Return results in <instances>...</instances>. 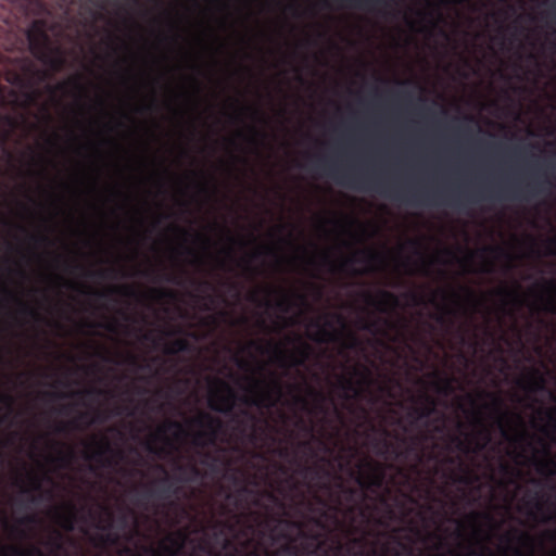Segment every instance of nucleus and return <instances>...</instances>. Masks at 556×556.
I'll use <instances>...</instances> for the list:
<instances>
[{"mask_svg":"<svg viewBox=\"0 0 556 556\" xmlns=\"http://www.w3.org/2000/svg\"><path fill=\"white\" fill-rule=\"evenodd\" d=\"M318 166L323 167L327 176L340 186L358 191H375L384 198L410 205L432 204L439 202V200L440 202L447 203V199L451 200L450 204L458 205L460 204L462 197L466 198L469 202L489 199H529L547 193L554 186L548 178L540 179L539 177H533L523 187L517 184H508L498 186L496 189L490 187L479 188L470 194L447 193L441 190L429 192L426 190H405L391 186L377 176L344 172L337 165L326 162L319 163Z\"/></svg>","mask_w":556,"mask_h":556,"instance_id":"f257e3e1","label":"nucleus"},{"mask_svg":"<svg viewBox=\"0 0 556 556\" xmlns=\"http://www.w3.org/2000/svg\"><path fill=\"white\" fill-rule=\"evenodd\" d=\"M387 477L386 466L379 462L366 460L361 463L359 471L354 475V480L359 489L339 483L341 494L349 502L348 515L358 514L364 521L369 522L374 507L366 504L367 492L378 493L384 485Z\"/></svg>","mask_w":556,"mask_h":556,"instance_id":"f03ea898","label":"nucleus"},{"mask_svg":"<svg viewBox=\"0 0 556 556\" xmlns=\"http://www.w3.org/2000/svg\"><path fill=\"white\" fill-rule=\"evenodd\" d=\"M27 39L31 54L54 72L61 71L65 65V58L60 49L53 52L50 49V39L40 21H35L27 31Z\"/></svg>","mask_w":556,"mask_h":556,"instance_id":"7ed1b4c3","label":"nucleus"},{"mask_svg":"<svg viewBox=\"0 0 556 556\" xmlns=\"http://www.w3.org/2000/svg\"><path fill=\"white\" fill-rule=\"evenodd\" d=\"M291 341H293V339L288 337L287 342L290 343ZM294 341L298 342V346L293 352L286 351L280 343L274 341H268L267 344L264 345L258 341L252 340L249 342V346L262 354L271 352L278 364L282 367L303 366L312 353V348L299 336L294 338Z\"/></svg>","mask_w":556,"mask_h":556,"instance_id":"20e7f679","label":"nucleus"},{"mask_svg":"<svg viewBox=\"0 0 556 556\" xmlns=\"http://www.w3.org/2000/svg\"><path fill=\"white\" fill-rule=\"evenodd\" d=\"M314 500H315L316 504L320 506V508L316 509L314 507L313 503H311V502L307 503V507L312 513H317V511L319 513V518L314 519L315 525L318 527L325 528L323 525V519L330 518L329 511L333 513V516H331V517L333 518V520L336 522L339 521L337 514L342 513L345 517H348L350 519L351 526L354 528V530H357V527L354 526L357 517L361 519V523L364 526H367L371 522L376 523L377 526L386 525V522L383 521L382 518L374 517L372 514H371L369 522L364 521V519L358 514H355L353 516L348 515L346 507L349 505V502L344 498V496L342 494L338 495L336 497L334 505H330L326 500H324L321 496H319L317 494L314 495Z\"/></svg>","mask_w":556,"mask_h":556,"instance_id":"39448f33","label":"nucleus"},{"mask_svg":"<svg viewBox=\"0 0 556 556\" xmlns=\"http://www.w3.org/2000/svg\"><path fill=\"white\" fill-rule=\"evenodd\" d=\"M190 425L199 428L193 434L192 443L201 448L215 445L223 428L222 420L206 412L198 413L190 420Z\"/></svg>","mask_w":556,"mask_h":556,"instance_id":"423d86ee","label":"nucleus"},{"mask_svg":"<svg viewBox=\"0 0 556 556\" xmlns=\"http://www.w3.org/2000/svg\"><path fill=\"white\" fill-rule=\"evenodd\" d=\"M384 438L375 440V447H377V454L383 457H387L389 454H392L394 458H408L409 456H414L415 464L413 465V470L417 471L418 465L422 460V453L419 450L420 439L418 437L410 438L409 443L405 447L404 451H400L394 444L387 439L389 437V431L383 429Z\"/></svg>","mask_w":556,"mask_h":556,"instance_id":"0eeeda50","label":"nucleus"},{"mask_svg":"<svg viewBox=\"0 0 556 556\" xmlns=\"http://www.w3.org/2000/svg\"><path fill=\"white\" fill-rule=\"evenodd\" d=\"M160 469L165 476L156 482L157 488L149 489L146 494L149 497L166 502L169 508H177L179 504L175 498L181 494V486L176 484V479L170 477L164 467L160 466ZM177 481H182V479L179 478Z\"/></svg>","mask_w":556,"mask_h":556,"instance_id":"6e6552de","label":"nucleus"},{"mask_svg":"<svg viewBox=\"0 0 556 556\" xmlns=\"http://www.w3.org/2000/svg\"><path fill=\"white\" fill-rule=\"evenodd\" d=\"M222 391H214L208 399V406L212 410L224 415H231L237 401L235 390L225 381H217Z\"/></svg>","mask_w":556,"mask_h":556,"instance_id":"1a4fd4ad","label":"nucleus"},{"mask_svg":"<svg viewBox=\"0 0 556 556\" xmlns=\"http://www.w3.org/2000/svg\"><path fill=\"white\" fill-rule=\"evenodd\" d=\"M485 395L491 397L490 407H491L492 412L496 415V421L501 429L502 437L505 440H509V441H514V442L526 441L528 438V433L525 430H522L518 435H516L514 438L510 437L509 431L507 430V428L505 426V422H506L507 418L509 417V414H508V412H506L504 409L503 400L500 396L492 394V393H485Z\"/></svg>","mask_w":556,"mask_h":556,"instance_id":"9d476101","label":"nucleus"},{"mask_svg":"<svg viewBox=\"0 0 556 556\" xmlns=\"http://www.w3.org/2000/svg\"><path fill=\"white\" fill-rule=\"evenodd\" d=\"M93 451L90 453L85 454V458L88 460H96L99 464H101L102 467H110L112 466L113 462L110 457H108L109 454H115L119 458L123 457V454L121 451H114L112 448V445L108 438L103 437L101 439H96L93 441Z\"/></svg>","mask_w":556,"mask_h":556,"instance_id":"9b49d317","label":"nucleus"},{"mask_svg":"<svg viewBox=\"0 0 556 556\" xmlns=\"http://www.w3.org/2000/svg\"><path fill=\"white\" fill-rule=\"evenodd\" d=\"M378 260V254L371 250H359L356 251L350 257L344 258L338 266L330 260L328 254H324L323 261L330 265L332 271L342 270L345 271L352 268L357 263H372Z\"/></svg>","mask_w":556,"mask_h":556,"instance_id":"f8f14e48","label":"nucleus"},{"mask_svg":"<svg viewBox=\"0 0 556 556\" xmlns=\"http://www.w3.org/2000/svg\"><path fill=\"white\" fill-rule=\"evenodd\" d=\"M274 395L277 397L281 395V386L278 380H274L270 383V388L266 390L262 389L260 392H257L255 397H243L242 402L247 405H253L257 407H271L276 404Z\"/></svg>","mask_w":556,"mask_h":556,"instance_id":"ddd939ff","label":"nucleus"},{"mask_svg":"<svg viewBox=\"0 0 556 556\" xmlns=\"http://www.w3.org/2000/svg\"><path fill=\"white\" fill-rule=\"evenodd\" d=\"M363 299L367 305L372 306L380 312H387L390 308L399 306L397 296L387 290H380L378 295H374L370 292H364Z\"/></svg>","mask_w":556,"mask_h":556,"instance_id":"4468645a","label":"nucleus"},{"mask_svg":"<svg viewBox=\"0 0 556 556\" xmlns=\"http://www.w3.org/2000/svg\"><path fill=\"white\" fill-rule=\"evenodd\" d=\"M444 463L445 464H448V465H455V464H458L460 470H462V473H455L453 472V481L455 482H458V483H462V484H466V485H469V484H472L477 481H479V477L478 475H476L472 470H470L463 462V459L460 457H452V456H448L444 459Z\"/></svg>","mask_w":556,"mask_h":556,"instance_id":"2eb2a0df","label":"nucleus"},{"mask_svg":"<svg viewBox=\"0 0 556 556\" xmlns=\"http://www.w3.org/2000/svg\"><path fill=\"white\" fill-rule=\"evenodd\" d=\"M17 127L15 117L0 112V154L7 150V146Z\"/></svg>","mask_w":556,"mask_h":556,"instance_id":"dca6fc26","label":"nucleus"},{"mask_svg":"<svg viewBox=\"0 0 556 556\" xmlns=\"http://www.w3.org/2000/svg\"><path fill=\"white\" fill-rule=\"evenodd\" d=\"M480 434L482 435L483 438V442H477L476 443V446L475 448H471L470 446V443L467 442L466 440H463L458 435H454L451 438V442L455 445V447L464 453V454H469L471 452H475V453H478V452H481L482 450H484V447L486 446V444L490 442L491 440V434H490V431L486 429V428H483L481 431H480Z\"/></svg>","mask_w":556,"mask_h":556,"instance_id":"f3484780","label":"nucleus"},{"mask_svg":"<svg viewBox=\"0 0 556 556\" xmlns=\"http://www.w3.org/2000/svg\"><path fill=\"white\" fill-rule=\"evenodd\" d=\"M518 386L523 390L536 392L545 388V378L539 369L532 368L526 377L518 381Z\"/></svg>","mask_w":556,"mask_h":556,"instance_id":"a211bd4d","label":"nucleus"},{"mask_svg":"<svg viewBox=\"0 0 556 556\" xmlns=\"http://www.w3.org/2000/svg\"><path fill=\"white\" fill-rule=\"evenodd\" d=\"M422 404L420 406L413 407L409 416H412L415 420L428 419L435 410V400L429 395L424 393L420 396Z\"/></svg>","mask_w":556,"mask_h":556,"instance_id":"6ab92c4d","label":"nucleus"},{"mask_svg":"<svg viewBox=\"0 0 556 556\" xmlns=\"http://www.w3.org/2000/svg\"><path fill=\"white\" fill-rule=\"evenodd\" d=\"M341 5L351 8L365 9L376 11L380 8L388 9L391 7V0H334Z\"/></svg>","mask_w":556,"mask_h":556,"instance_id":"aec40b11","label":"nucleus"},{"mask_svg":"<svg viewBox=\"0 0 556 556\" xmlns=\"http://www.w3.org/2000/svg\"><path fill=\"white\" fill-rule=\"evenodd\" d=\"M501 539L508 544L517 541L519 544L530 547L531 551L533 549L534 539L528 532L520 531L516 528L507 531Z\"/></svg>","mask_w":556,"mask_h":556,"instance_id":"412c9836","label":"nucleus"},{"mask_svg":"<svg viewBox=\"0 0 556 556\" xmlns=\"http://www.w3.org/2000/svg\"><path fill=\"white\" fill-rule=\"evenodd\" d=\"M167 540L172 543L168 545L166 543H161L159 549L153 547H147L146 552L150 553L151 556H175L177 551L181 547V544H178L172 536H168ZM132 556H142L140 554H132Z\"/></svg>","mask_w":556,"mask_h":556,"instance_id":"4be33fe9","label":"nucleus"},{"mask_svg":"<svg viewBox=\"0 0 556 556\" xmlns=\"http://www.w3.org/2000/svg\"><path fill=\"white\" fill-rule=\"evenodd\" d=\"M544 458H535V469L540 475L544 476H556V460L549 456V451L545 447Z\"/></svg>","mask_w":556,"mask_h":556,"instance_id":"5701e85b","label":"nucleus"},{"mask_svg":"<svg viewBox=\"0 0 556 556\" xmlns=\"http://www.w3.org/2000/svg\"><path fill=\"white\" fill-rule=\"evenodd\" d=\"M256 494L254 489L248 485H242L235 493L229 492L226 495V500L230 502L236 509H240L243 506V497Z\"/></svg>","mask_w":556,"mask_h":556,"instance_id":"b1692460","label":"nucleus"},{"mask_svg":"<svg viewBox=\"0 0 556 556\" xmlns=\"http://www.w3.org/2000/svg\"><path fill=\"white\" fill-rule=\"evenodd\" d=\"M315 326L318 328V331L315 336L312 337V339L319 343H327V342H333L337 341L339 336L334 331H330L328 328L331 327L330 323H327L326 326L319 325L318 321L315 323Z\"/></svg>","mask_w":556,"mask_h":556,"instance_id":"393cba45","label":"nucleus"},{"mask_svg":"<svg viewBox=\"0 0 556 556\" xmlns=\"http://www.w3.org/2000/svg\"><path fill=\"white\" fill-rule=\"evenodd\" d=\"M191 351L190 342L185 338H178L166 344L164 352L167 355H176Z\"/></svg>","mask_w":556,"mask_h":556,"instance_id":"a878e982","label":"nucleus"},{"mask_svg":"<svg viewBox=\"0 0 556 556\" xmlns=\"http://www.w3.org/2000/svg\"><path fill=\"white\" fill-rule=\"evenodd\" d=\"M2 292L5 295H8L11 300L18 303V305L21 307V313H23L26 316L33 317L36 320L40 319V314L35 308H33L31 306H29L28 304L23 302L20 298H17L15 294H13V292L11 290H9L7 287H2Z\"/></svg>","mask_w":556,"mask_h":556,"instance_id":"bb28decb","label":"nucleus"},{"mask_svg":"<svg viewBox=\"0 0 556 556\" xmlns=\"http://www.w3.org/2000/svg\"><path fill=\"white\" fill-rule=\"evenodd\" d=\"M58 522L67 531H72L74 529L75 521V507L70 504L67 506V513H56Z\"/></svg>","mask_w":556,"mask_h":556,"instance_id":"cd10ccee","label":"nucleus"},{"mask_svg":"<svg viewBox=\"0 0 556 556\" xmlns=\"http://www.w3.org/2000/svg\"><path fill=\"white\" fill-rule=\"evenodd\" d=\"M111 294H121L124 296H132L134 289L130 286L111 287L108 291L97 292L96 295L100 299H106Z\"/></svg>","mask_w":556,"mask_h":556,"instance_id":"c85d7f7f","label":"nucleus"},{"mask_svg":"<svg viewBox=\"0 0 556 556\" xmlns=\"http://www.w3.org/2000/svg\"><path fill=\"white\" fill-rule=\"evenodd\" d=\"M435 377L438 378L434 382L435 390L444 395H448L453 392V380L447 377H440L438 372H434Z\"/></svg>","mask_w":556,"mask_h":556,"instance_id":"c756f323","label":"nucleus"},{"mask_svg":"<svg viewBox=\"0 0 556 556\" xmlns=\"http://www.w3.org/2000/svg\"><path fill=\"white\" fill-rule=\"evenodd\" d=\"M11 551L14 556H45L43 552L35 545L26 549L20 547H11Z\"/></svg>","mask_w":556,"mask_h":556,"instance_id":"7c9ffc66","label":"nucleus"},{"mask_svg":"<svg viewBox=\"0 0 556 556\" xmlns=\"http://www.w3.org/2000/svg\"><path fill=\"white\" fill-rule=\"evenodd\" d=\"M340 387L345 393V399H349L348 393L354 392L356 396L361 395V390L356 388L354 381L346 377L340 378Z\"/></svg>","mask_w":556,"mask_h":556,"instance_id":"2f4dec72","label":"nucleus"},{"mask_svg":"<svg viewBox=\"0 0 556 556\" xmlns=\"http://www.w3.org/2000/svg\"><path fill=\"white\" fill-rule=\"evenodd\" d=\"M301 473L304 476V477H308L311 476L313 479H319L321 473L323 475H326V476H329V472L324 470L321 467L319 466H313V467H308V466H305V467H302L301 469Z\"/></svg>","mask_w":556,"mask_h":556,"instance_id":"473e14b6","label":"nucleus"},{"mask_svg":"<svg viewBox=\"0 0 556 556\" xmlns=\"http://www.w3.org/2000/svg\"><path fill=\"white\" fill-rule=\"evenodd\" d=\"M496 294L502 296L505 301H513L514 303L520 302V296L516 290L508 289L506 287L496 290Z\"/></svg>","mask_w":556,"mask_h":556,"instance_id":"72a5a7b5","label":"nucleus"},{"mask_svg":"<svg viewBox=\"0 0 556 556\" xmlns=\"http://www.w3.org/2000/svg\"><path fill=\"white\" fill-rule=\"evenodd\" d=\"M172 429H175L178 432L184 431V427L180 422L174 421V420H168L164 425H162L157 428V434L163 437L166 434V432H168Z\"/></svg>","mask_w":556,"mask_h":556,"instance_id":"f704fd0d","label":"nucleus"},{"mask_svg":"<svg viewBox=\"0 0 556 556\" xmlns=\"http://www.w3.org/2000/svg\"><path fill=\"white\" fill-rule=\"evenodd\" d=\"M85 275L88 276V277H98V278H101V279H108V278H115L116 277V269L114 268H105V269H100V270H97V271H85Z\"/></svg>","mask_w":556,"mask_h":556,"instance_id":"c9c22d12","label":"nucleus"},{"mask_svg":"<svg viewBox=\"0 0 556 556\" xmlns=\"http://www.w3.org/2000/svg\"><path fill=\"white\" fill-rule=\"evenodd\" d=\"M73 85L75 88H77L78 90H83V85L80 84V77L79 76H76V77H73L71 78L70 80L67 81H64V83H61V84H58L55 86V89L56 90H60V91H63L66 89V87L68 85Z\"/></svg>","mask_w":556,"mask_h":556,"instance_id":"e433bc0d","label":"nucleus"},{"mask_svg":"<svg viewBox=\"0 0 556 556\" xmlns=\"http://www.w3.org/2000/svg\"><path fill=\"white\" fill-rule=\"evenodd\" d=\"M276 306L283 313L289 312L292 306V302L289 295L283 294L277 302Z\"/></svg>","mask_w":556,"mask_h":556,"instance_id":"4c0bfd02","label":"nucleus"},{"mask_svg":"<svg viewBox=\"0 0 556 556\" xmlns=\"http://www.w3.org/2000/svg\"><path fill=\"white\" fill-rule=\"evenodd\" d=\"M177 469L180 472H185V471L189 470L191 476H192V479H197V478H200L202 476L200 469L195 465H190V466H181V465H179L177 467Z\"/></svg>","mask_w":556,"mask_h":556,"instance_id":"58836bf2","label":"nucleus"},{"mask_svg":"<svg viewBox=\"0 0 556 556\" xmlns=\"http://www.w3.org/2000/svg\"><path fill=\"white\" fill-rule=\"evenodd\" d=\"M261 494H262V496L266 497L268 501H270L273 504L277 505L278 507H280V508L285 507V503L278 496H276L273 492L264 491Z\"/></svg>","mask_w":556,"mask_h":556,"instance_id":"ea45409f","label":"nucleus"},{"mask_svg":"<svg viewBox=\"0 0 556 556\" xmlns=\"http://www.w3.org/2000/svg\"><path fill=\"white\" fill-rule=\"evenodd\" d=\"M348 349H355L359 345V340L354 333H349L343 344Z\"/></svg>","mask_w":556,"mask_h":556,"instance_id":"a19ab883","label":"nucleus"},{"mask_svg":"<svg viewBox=\"0 0 556 556\" xmlns=\"http://www.w3.org/2000/svg\"><path fill=\"white\" fill-rule=\"evenodd\" d=\"M380 556H402V554L397 548L391 547L389 544H384Z\"/></svg>","mask_w":556,"mask_h":556,"instance_id":"79ce46f5","label":"nucleus"},{"mask_svg":"<svg viewBox=\"0 0 556 556\" xmlns=\"http://www.w3.org/2000/svg\"><path fill=\"white\" fill-rule=\"evenodd\" d=\"M294 404L301 406V408L305 412H311L309 404L306 397L302 395H295L294 396Z\"/></svg>","mask_w":556,"mask_h":556,"instance_id":"37998d69","label":"nucleus"},{"mask_svg":"<svg viewBox=\"0 0 556 556\" xmlns=\"http://www.w3.org/2000/svg\"><path fill=\"white\" fill-rule=\"evenodd\" d=\"M108 419V415H105L104 413L98 410L94 416L92 417V419L90 421L87 422V425H91V424H102L104 421H106Z\"/></svg>","mask_w":556,"mask_h":556,"instance_id":"c03bdc74","label":"nucleus"},{"mask_svg":"<svg viewBox=\"0 0 556 556\" xmlns=\"http://www.w3.org/2000/svg\"><path fill=\"white\" fill-rule=\"evenodd\" d=\"M544 309L548 313L556 314V298L549 296L545 303Z\"/></svg>","mask_w":556,"mask_h":556,"instance_id":"a18cd8bd","label":"nucleus"},{"mask_svg":"<svg viewBox=\"0 0 556 556\" xmlns=\"http://www.w3.org/2000/svg\"><path fill=\"white\" fill-rule=\"evenodd\" d=\"M77 429L78 425L76 420L70 421L67 424H61L58 426L56 431L58 432H66L68 429Z\"/></svg>","mask_w":556,"mask_h":556,"instance_id":"49530a36","label":"nucleus"},{"mask_svg":"<svg viewBox=\"0 0 556 556\" xmlns=\"http://www.w3.org/2000/svg\"><path fill=\"white\" fill-rule=\"evenodd\" d=\"M362 329L370 331V332H377L378 331V325H377L376 321L363 320Z\"/></svg>","mask_w":556,"mask_h":556,"instance_id":"de8ad7c7","label":"nucleus"},{"mask_svg":"<svg viewBox=\"0 0 556 556\" xmlns=\"http://www.w3.org/2000/svg\"><path fill=\"white\" fill-rule=\"evenodd\" d=\"M118 541V535L112 532L106 533L102 536V542L105 544H115Z\"/></svg>","mask_w":556,"mask_h":556,"instance_id":"09e8293b","label":"nucleus"},{"mask_svg":"<svg viewBox=\"0 0 556 556\" xmlns=\"http://www.w3.org/2000/svg\"><path fill=\"white\" fill-rule=\"evenodd\" d=\"M73 457H74V452L72 448H70L66 454L61 453L58 459L64 464H67Z\"/></svg>","mask_w":556,"mask_h":556,"instance_id":"8fccbe9b","label":"nucleus"},{"mask_svg":"<svg viewBox=\"0 0 556 556\" xmlns=\"http://www.w3.org/2000/svg\"><path fill=\"white\" fill-rule=\"evenodd\" d=\"M0 403H3L5 405H8L9 407H12L14 400H13L12 395H10L8 393H3V394H0Z\"/></svg>","mask_w":556,"mask_h":556,"instance_id":"3c124183","label":"nucleus"},{"mask_svg":"<svg viewBox=\"0 0 556 556\" xmlns=\"http://www.w3.org/2000/svg\"><path fill=\"white\" fill-rule=\"evenodd\" d=\"M20 522L22 525H33V523H37L38 522V519L35 515H27L25 517H23Z\"/></svg>","mask_w":556,"mask_h":556,"instance_id":"603ef678","label":"nucleus"},{"mask_svg":"<svg viewBox=\"0 0 556 556\" xmlns=\"http://www.w3.org/2000/svg\"><path fill=\"white\" fill-rule=\"evenodd\" d=\"M311 393L315 396V399H316V400H317V402H318V406H317V407H318V409H319L320 412H324V407H323V405H321V402H324L325 396H324L321 393L316 392V391H314V390H311Z\"/></svg>","mask_w":556,"mask_h":556,"instance_id":"864d4df0","label":"nucleus"},{"mask_svg":"<svg viewBox=\"0 0 556 556\" xmlns=\"http://www.w3.org/2000/svg\"><path fill=\"white\" fill-rule=\"evenodd\" d=\"M547 254L556 255V239H549L547 241Z\"/></svg>","mask_w":556,"mask_h":556,"instance_id":"5fc2aeb1","label":"nucleus"},{"mask_svg":"<svg viewBox=\"0 0 556 556\" xmlns=\"http://www.w3.org/2000/svg\"><path fill=\"white\" fill-rule=\"evenodd\" d=\"M161 280H164V281H167V282H170V283H175V285H179L180 281L178 279L177 276H174V275H163L160 277Z\"/></svg>","mask_w":556,"mask_h":556,"instance_id":"6e6d98bb","label":"nucleus"},{"mask_svg":"<svg viewBox=\"0 0 556 556\" xmlns=\"http://www.w3.org/2000/svg\"><path fill=\"white\" fill-rule=\"evenodd\" d=\"M29 479H30V482H31V490L40 491V489H41L40 480L36 476H31Z\"/></svg>","mask_w":556,"mask_h":556,"instance_id":"4d7b16f0","label":"nucleus"},{"mask_svg":"<svg viewBox=\"0 0 556 556\" xmlns=\"http://www.w3.org/2000/svg\"><path fill=\"white\" fill-rule=\"evenodd\" d=\"M470 517L476 521L478 518L483 517L488 521L492 522L493 517L490 514H479V513H472Z\"/></svg>","mask_w":556,"mask_h":556,"instance_id":"13d9d810","label":"nucleus"},{"mask_svg":"<svg viewBox=\"0 0 556 556\" xmlns=\"http://www.w3.org/2000/svg\"><path fill=\"white\" fill-rule=\"evenodd\" d=\"M102 393H103V391L100 390V389H88V390H84V391L77 392L76 394L93 395V394H102Z\"/></svg>","mask_w":556,"mask_h":556,"instance_id":"bf43d9fd","label":"nucleus"},{"mask_svg":"<svg viewBox=\"0 0 556 556\" xmlns=\"http://www.w3.org/2000/svg\"><path fill=\"white\" fill-rule=\"evenodd\" d=\"M33 239L38 243H45V244L51 243V240L46 235L36 236V237H33Z\"/></svg>","mask_w":556,"mask_h":556,"instance_id":"052dcab7","label":"nucleus"},{"mask_svg":"<svg viewBox=\"0 0 556 556\" xmlns=\"http://www.w3.org/2000/svg\"><path fill=\"white\" fill-rule=\"evenodd\" d=\"M241 415L247 419V421H251L253 424L256 422V417L255 415H253L252 413H250L249 410H242L241 412Z\"/></svg>","mask_w":556,"mask_h":556,"instance_id":"680f3d73","label":"nucleus"},{"mask_svg":"<svg viewBox=\"0 0 556 556\" xmlns=\"http://www.w3.org/2000/svg\"><path fill=\"white\" fill-rule=\"evenodd\" d=\"M235 420L238 424V426L240 428V431L242 433H245V430H247V427H248V422H245L243 419H239V418H235Z\"/></svg>","mask_w":556,"mask_h":556,"instance_id":"e2e57ef3","label":"nucleus"},{"mask_svg":"<svg viewBox=\"0 0 556 556\" xmlns=\"http://www.w3.org/2000/svg\"><path fill=\"white\" fill-rule=\"evenodd\" d=\"M534 506H535V509H536L538 511H542V510H543V503H542V502H541V500L539 498V494H536V496H535Z\"/></svg>","mask_w":556,"mask_h":556,"instance_id":"0e129e2a","label":"nucleus"},{"mask_svg":"<svg viewBox=\"0 0 556 556\" xmlns=\"http://www.w3.org/2000/svg\"><path fill=\"white\" fill-rule=\"evenodd\" d=\"M408 296L412 299V301L416 304L420 303L421 302V298L415 293V292H410L408 293Z\"/></svg>","mask_w":556,"mask_h":556,"instance_id":"69168bd1","label":"nucleus"},{"mask_svg":"<svg viewBox=\"0 0 556 556\" xmlns=\"http://www.w3.org/2000/svg\"><path fill=\"white\" fill-rule=\"evenodd\" d=\"M52 400H56V399H65L68 396V394L66 393H50L48 394Z\"/></svg>","mask_w":556,"mask_h":556,"instance_id":"338daca9","label":"nucleus"},{"mask_svg":"<svg viewBox=\"0 0 556 556\" xmlns=\"http://www.w3.org/2000/svg\"><path fill=\"white\" fill-rule=\"evenodd\" d=\"M546 416H547V418H548L549 420L555 421L554 429L556 430V416H555V414H554L552 410H548V412H546Z\"/></svg>","mask_w":556,"mask_h":556,"instance_id":"774afa93","label":"nucleus"}]
</instances>
